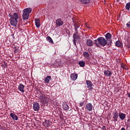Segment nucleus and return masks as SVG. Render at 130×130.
<instances>
[{
  "mask_svg": "<svg viewBox=\"0 0 130 130\" xmlns=\"http://www.w3.org/2000/svg\"><path fill=\"white\" fill-rule=\"evenodd\" d=\"M9 16L10 17L9 19L10 24L13 27H17L18 25V19H19L18 13H14L13 15L9 14Z\"/></svg>",
  "mask_w": 130,
  "mask_h": 130,
  "instance_id": "obj_1",
  "label": "nucleus"
},
{
  "mask_svg": "<svg viewBox=\"0 0 130 130\" xmlns=\"http://www.w3.org/2000/svg\"><path fill=\"white\" fill-rule=\"evenodd\" d=\"M31 12H32V8H28L24 9L23 11V14H22L23 20H28Z\"/></svg>",
  "mask_w": 130,
  "mask_h": 130,
  "instance_id": "obj_2",
  "label": "nucleus"
},
{
  "mask_svg": "<svg viewBox=\"0 0 130 130\" xmlns=\"http://www.w3.org/2000/svg\"><path fill=\"white\" fill-rule=\"evenodd\" d=\"M98 40L100 45L105 46L107 44V41L104 37H99L98 38Z\"/></svg>",
  "mask_w": 130,
  "mask_h": 130,
  "instance_id": "obj_3",
  "label": "nucleus"
},
{
  "mask_svg": "<svg viewBox=\"0 0 130 130\" xmlns=\"http://www.w3.org/2000/svg\"><path fill=\"white\" fill-rule=\"evenodd\" d=\"M42 95H40L39 99L40 100L41 103H47L48 102V98L47 96L43 95L42 92H40Z\"/></svg>",
  "mask_w": 130,
  "mask_h": 130,
  "instance_id": "obj_4",
  "label": "nucleus"
},
{
  "mask_svg": "<svg viewBox=\"0 0 130 130\" xmlns=\"http://www.w3.org/2000/svg\"><path fill=\"white\" fill-rule=\"evenodd\" d=\"M78 34H79V33L75 32L73 36V44L76 47H77V41L80 40V37L78 36Z\"/></svg>",
  "mask_w": 130,
  "mask_h": 130,
  "instance_id": "obj_5",
  "label": "nucleus"
},
{
  "mask_svg": "<svg viewBox=\"0 0 130 130\" xmlns=\"http://www.w3.org/2000/svg\"><path fill=\"white\" fill-rule=\"evenodd\" d=\"M105 37L107 40H108V45H111V43H112V41L110 39H111L112 35H111L110 32H108L106 34Z\"/></svg>",
  "mask_w": 130,
  "mask_h": 130,
  "instance_id": "obj_6",
  "label": "nucleus"
},
{
  "mask_svg": "<svg viewBox=\"0 0 130 130\" xmlns=\"http://www.w3.org/2000/svg\"><path fill=\"white\" fill-rule=\"evenodd\" d=\"M85 109H86L87 111H92V110H93V105H92L91 103H87L85 105Z\"/></svg>",
  "mask_w": 130,
  "mask_h": 130,
  "instance_id": "obj_7",
  "label": "nucleus"
},
{
  "mask_svg": "<svg viewBox=\"0 0 130 130\" xmlns=\"http://www.w3.org/2000/svg\"><path fill=\"white\" fill-rule=\"evenodd\" d=\"M40 109V105H39V103L37 102H35L33 104V109L35 111H39V109Z\"/></svg>",
  "mask_w": 130,
  "mask_h": 130,
  "instance_id": "obj_8",
  "label": "nucleus"
},
{
  "mask_svg": "<svg viewBox=\"0 0 130 130\" xmlns=\"http://www.w3.org/2000/svg\"><path fill=\"white\" fill-rule=\"evenodd\" d=\"M86 84L87 86L88 89L89 90H93V83L90 80H86Z\"/></svg>",
  "mask_w": 130,
  "mask_h": 130,
  "instance_id": "obj_9",
  "label": "nucleus"
},
{
  "mask_svg": "<svg viewBox=\"0 0 130 130\" xmlns=\"http://www.w3.org/2000/svg\"><path fill=\"white\" fill-rule=\"evenodd\" d=\"M55 23L56 26L58 27H60V26H62V25H63V21L61 20V18L57 19Z\"/></svg>",
  "mask_w": 130,
  "mask_h": 130,
  "instance_id": "obj_10",
  "label": "nucleus"
},
{
  "mask_svg": "<svg viewBox=\"0 0 130 130\" xmlns=\"http://www.w3.org/2000/svg\"><path fill=\"white\" fill-rule=\"evenodd\" d=\"M113 118L114 121H115V122H116V121H117V120L118 119V112H117L116 111V112L113 113Z\"/></svg>",
  "mask_w": 130,
  "mask_h": 130,
  "instance_id": "obj_11",
  "label": "nucleus"
},
{
  "mask_svg": "<svg viewBox=\"0 0 130 130\" xmlns=\"http://www.w3.org/2000/svg\"><path fill=\"white\" fill-rule=\"evenodd\" d=\"M104 74L106 76V77H111V76H112V73L111 72V71L107 70H105L104 71Z\"/></svg>",
  "mask_w": 130,
  "mask_h": 130,
  "instance_id": "obj_12",
  "label": "nucleus"
},
{
  "mask_svg": "<svg viewBox=\"0 0 130 130\" xmlns=\"http://www.w3.org/2000/svg\"><path fill=\"white\" fill-rule=\"evenodd\" d=\"M24 88L25 85H23L22 83L20 84L18 86V90H19L21 93H24L25 92V90H24Z\"/></svg>",
  "mask_w": 130,
  "mask_h": 130,
  "instance_id": "obj_13",
  "label": "nucleus"
},
{
  "mask_svg": "<svg viewBox=\"0 0 130 130\" xmlns=\"http://www.w3.org/2000/svg\"><path fill=\"white\" fill-rule=\"evenodd\" d=\"M73 26L74 27V30H75V33H79V30H78V29L80 28V25L77 24V23H74V24H73Z\"/></svg>",
  "mask_w": 130,
  "mask_h": 130,
  "instance_id": "obj_14",
  "label": "nucleus"
},
{
  "mask_svg": "<svg viewBox=\"0 0 130 130\" xmlns=\"http://www.w3.org/2000/svg\"><path fill=\"white\" fill-rule=\"evenodd\" d=\"M71 79L72 81H76L77 79H78V74L75 73L72 74L71 75Z\"/></svg>",
  "mask_w": 130,
  "mask_h": 130,
  "instance_id": "obj_15",
  "label": "nucleus"
},
{
  "mask_svg": "<svg viewBox=\"0 0 130 130\" xmlns=\"http://www.w3.org/2000/svg\"><path fill=\"white\" fill-rule=\"evenodd\" d=\"M86 45L87 46H93V41L91 40L88 39L86 40Z\"/></svg>",
  "mask_w": 130,
  "mask_h": 130,
  "instance_id": "obj_16",
  "label": "nucleus"
},
{
  "mask_svg": "<svg viewBox=\"0 0 130 130\" xmlns=\"http://www.w3.org/2000/svg\"><path fill=\"white\" fill-rule=\"evenodd\" d=\"M35 21L37 28H39V27H40V20L38 18H36Z\"/></svg>",
  "mask_w": 130,
  "mask_h": 130,
  "instance_id": "obj_17",
  "label": "nucleus"
},
{
  "mask_svg": "<svg viewBox=\"0 0 130 130\" xmlns=\"http://www.w3.org/2000/svg\"><path fill=\"white\" fill-rule=\"evenodd\" d=\"M10 116L12 117V118L13 119V120H18V116L17 115L11 113L10 114Z\"/></svg>",
  "mask_w": 130,
  "mask_h": 130,
  "instance_id": "obj_18",
  "label": "nucleus"
},
{
  "mask_svg": "<svg viewBox=\"0 0 130 130\" xmlns=\"http://www.w3.org/2000/svg\"><path fill=\"white\" fill-rule=\"evenodd\" d=\"M115 45L117 47H122V42H121L119 40L117 41L116 42Z\"/></svg>",
  "mask_w": 130,
  "mask_h": 130,
  "instance_id": "obj_19",
  "label": "nucleus"
},
{
  "mask_svg": "<svg viewBox=\"0 0 130 130\" xmlns=\"http://www.w3.org/2000/svg\"><path fill=\"white\" fill-rule=\"evenodd\" d=\"M51 80V76H47L44 81L46 83H47V84H48L50 82V81Z\"/></svg>",
  "mask_w": 130,
  "mask_h": 130,
  "instance_id": "obj_20",
  "label": "nucleus"
},
{
  "mask_svg": "<svg viewBox=\"0 0 130 130\" xmlns=\"http://www.w3.org/2000/svg\"><path fill=\"white\" fill-rule=\"evenodd\" d=\"M44 126H46L48 127L49 125H50V121L49 120H46L45 122L43 123Z\"/></svg>",
  "mask_w": 130,
  "mask_h": 130,
  "instance_id": "obj_21",
  "label": "nucleus"
},
{
  "mask_svg": "<svg viewBox=\"0 0 130 130\" xmlns=\"http://www.w3.org/2000/svg\"><path fill=\"white\" fill-rule=\"evenodd\" d=\"M125 116H126V115L124 113H121L119 114V117L121 119V120H123L124 118H125Z\"/></svg>",
  "mask_w": 130,
  "mask_h": 130,
  "instance_id": "obj_22",
  "label": "nucleus"
},
{
  "mask_svg": "<svg viewBox=\"0 0 130 130\" xmlns=\"http://www.w3.org/2000/svg\"><path fill=\"white\" fill-rule=\"evenodd\" d=\"M62 108L63 110H69V105L67 103H63L62 105Z\"/></svg>",
  "mask_w": 130,
  "mask_h": 130,
  "instance_id": "obj_23",
  "label": "nucleus"
},
{
  "mask_svg": "<svg viewBox=\"0 0 130 130\" xmlns=\"http://www.w3.org/2000/svg\"><path fill=\"white\" fill-rule=\"evenodd\" d=\"M83 56L85 58H89V57H90V54H89V53H88V52H84Z\"/></svg>",
  "mask_w": 130,
  "mask_h": 130,
  "instance_id": "obj_24",
  "label": "nucleus"
},
{
  "mask_svg": "<svg viewBox=\"0 0 130 130\" xmlns=\"http://www.w3.org/2000/svg\"><path fill=\"white\" fill-rule=\"evenodd\" d=\"M46 40L49 43H53V40H52V39H51V37L48 36L47 37Z\"/></svg>",
  "mask_w": 130,
  "mask_h": 130,
  "instance_id": "obj_25",
  "label": "nucleus"
},
{
  "mask_svg": "<svg viewBox=\"0 0 130 130\" xmlns=\"http://www.w3.org/2000/svg\"><path fill=\"white\" fill-rule=\"evenodd\" d=\"M79 64L80 67H81L82 68H84V67H85V61H80L79 62Z\"/></svg>",
  "mask_w": 130,
  "mask_h": 130,
  "instance_id": "obj_26",
  "label": "nucleus"
},
{
  "mask_svg": "<svg viewBox=\"0 0 130 130\" xmlns=\"http://www.w3.org/2000/svg\"><path fill=\"white\" fill-rule=\"evenodd\" d=\"M94 44L96 46V47H100L99 45V43L98 42V39L94 40Z\"/></svg>",
  "mask_w": 130,
  "mask_h": 130,
  "instance_id": "obj_27",
  "label": "nucleus"
},
{
  "mask_svg": "<svg viewBox=\"0 0 130 130\" xmlns=\"http://www.w3.org/2000/svg\"><path fill=\"white\" fill-rule=\"evenodd\" d=\"M121 67L123 70H127V66L125 64H123V63H121Z\"/></svg>",
  "mask_w": 130,
  "mask_h": 130,
  "instance_id": "obj_28",
  "label": "nucleus"
},
{
  "mask_svg": "<svg viewBox=\"0 0 130 130\" xmlns=\"http://www.w3.org/2000/svg\"><path fill=\"white\" fill-rule=\"evenodd\" d=\"M82 4H89L90 3V0H81Z\"/></svg>",
  "mask_w": 130,
  "mask_h": 130,
  "instance_id": "obj_29",
  "label": "nucleus"
},
{
  "mask_svg": "<svg viewBox=\"0 0 130 130\" xmlns=\"http://www.w3.org/2000/svg\"><path fill=\"white\" fill-rule=\"evenodd\" d=\"M130 8V3H127L125 6V9L126 10H129Z\"/></svg>",
  "mask_w": 130,
  "mask_h": 130,
  "instance_id": "obj_30",
  "label": "nucleus"
},
{
  "mask_svg": "<svg viewBox=\"0 0 130 130\" xmlns=\"http://www.w3.org/2000/svg\"><path fill=\"white\" fill-rule=\"evenodd\" d=\"M84 104H85V103H84V102H81L80 103V105L81 107H83V106H84Z\"/></svg>",
  "mask_w": 130,
  "mask_h": 130,
  "instance_id": "obj_31",
  "label": "nucleus"
},
{
  "mask_svg": "<svg viewBox=\"0 0 130 130\" xmlns=\"http://www.w3.org/2000/svg\"><path fill=\"white\" fill-rule=\"evenodd\" d=\"M102 129L103 130H106V126H103Z\"/></svg>",
  "mask_w": 130,
  "mask_h": 130,
  "instance_id": "obj_32",
  "label": "nucleus"
},
{
  "mask_svg": "<svg viewBox=\"0 0 130 130\" xmlns=\"http://www.w3.org/2000/svg\"><path fill=\"white\" fill-rule=\"evenodd\" d=\"M128 125H130V119L127 120Z\"/></svg>",
  "mask_w": 130,
  "mask_h": 130,
  "instance_id": "obj_33",
  "label": "nucleus"
},
{
  "mask_svg": "<svg viewBox=\"0 0 130 130\" xmlns=\"http://www.w3.org/2000/svg\"><path fill=\"white\" fill-rule=\"evenodd\" d=\"M127 95L129 97V98H130V93L129 92H128L127 93Z\"/></svg>",
  "mask_w": 130,
  "mask_h": 130,
  "instance_id": "obj_34",
  "label": "nucleus"
},
{
  "mask_svg": "<svg viewBox=\"0 0 130 130\" xmlns=\"http://www.w3.org/2000/svg\"><path fill=\"white\" fill-rule=\"evenodd\" d=\"M121 130H125V127H122Z\"/></svg>",
  "mask_w": 130,
  "mask_h": 130,
  "instance_id": "obj_35",
  "label": "nucleus"
},
{
  "mask_svg": "<svg viewBox=\"0 0 130 130\" xmlns=\"http://www.w3.org/2000/svg\"><path fill=\"white\" fill-rule=\"evenodd\" d=\"M86 27H87V28H90V27H89V25H88L86 24Z\"/></svg>",
  "mask_w": 130,
  "mask_h": 130,
  "instance_id": "obj_36",
  "label": "nucleus"
},
{
  "mask_svg": "<svg viewBox=\"0 0 130 130\" xmlns=\"http://www.w3.org/2000/svg\"><path fill=\"white\" fill-rule=\"evenodd\" d=\"M128 47H129V48H130V43H129V44L128 45Z\"/></svg>",
  "mask_w": 130,
  "mask_h": 130,
  "instance_id": "obj_37",
  "label": "nucleus"
},
{
  "mask_svg": "<svg viewBox=\"0 0 130 130\" xmlns=\"http://www.w3.org/2000/svg\"><path fill=\"white\" fill-rule=\"evenodd\" d=\"M0 94H2V92H1V89H0Z\"/></svg>",
  "mask_w": 130,
  "mask_h": 130,
  "instance_id": "obj_38",
  "label": "nucleus"
}]
</instances>
